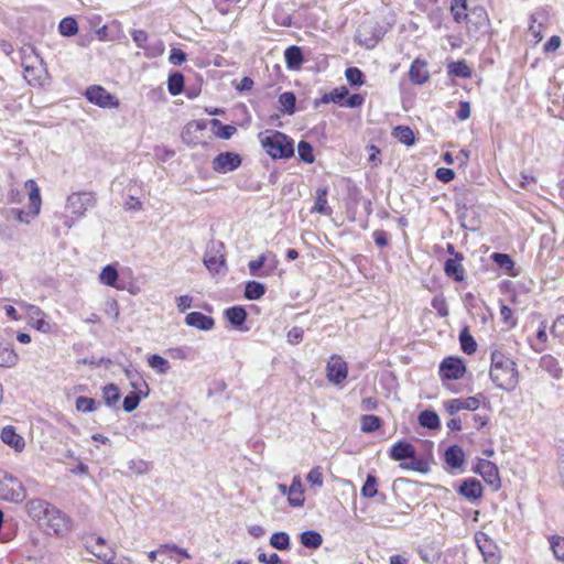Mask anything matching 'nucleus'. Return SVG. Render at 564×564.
<instances>
[{"instance_id": "obj_18", "label": "nucleus", "mask_w": 564, "mask_h": 564, "mask_svg": "<svg viewBox=\"0 0 564 564\" xmlns=\"http://www.w3.org/2000/svg\"><path fill=\"white\" fill-rule=\"evenodd\" d=\"M451 13L453 19L457 23L466 22L468 32L471 31V20L467 14V1L466 0H452L451 2Z\"/></svg>"}, {"instance_id": "obj_62", "label": "nucleus", "mask_w": 564, "mask_h": 564, "mask_svg": "<svg viewBox=\"0 0 564 564\" xmlns=\"http://www.w3.org/2000/svg\"><path fill=\"white\" fill-rule=\"evenodd\" d=\"M129 469L135 474L142 475L149 470V465L147 462L142 459L131 460L129 463Z\"/></svg>"}, {"instance_id": "obj_57", "label": "nucleus", "mask_w": 564, "mask_h": 564, "mask_svg": "<svg viewBox=\"0 0 564 564\" xmlns=\"http://www.w3.org/2000/svg\"><path fill=\"white\" fill-rule=\"evenodd\" d=\"M237 132V128L231 124H223L218 130H214V133L224 140L230 139Z\"/></svg>"}, {"instance_id": "obj_8", "label": "nucleus", "mask_w": 564, "mask_h": 564, "mask_svg": "<svg viewBox=\"0 0 564 564\" xmlns=\"http://www.w3.org/2000/svg\"><path fill=\"white\" fill-rule=\"evenodd\" d=\"M241 165V158L235 152H221L212 162V167L217 173H228Z\"/></svg>"}, {"instance_id": "obj_55", "label": "nucleus", "mask_w": 564, "mask_h": 564, "mask_svg": "<svg viewBox=\"0 0 564 564\" xmlns=\"http://www.w3.org/2000/svg\"><path fill=\"white\" fill-rule=\"evenodd\" d=\"M551 547L556 558L564 561V538L553 536Z\"/></svg>"}, {"instance_id": "obj_7", "label": "nucleus", "mask_w": 564, "mask_h": 564, "mask_svg": "<svg viewBox=\"0 0 564 564\" xmlns=\"http://www.w3.org/2000/svg\"><path fill=\"white\" fill-rule=\"evenodd\" d=\"M85 96L89 102L100 108H117L119 106V100L99 85L89 86L86 89Z\"/></svg>"}, {"instance_id": "obj_59", "label": "nucleus", "mask_w": 564, "mask_h": 564, "mask_svg": "<svg viewBox=\"0 0 564 564\" xmlns=\"http://www.w3.org/2000/svg\"><path fill=\"white\" fill-rule=\"evenodd\" d=\"M170 63L173 65L180 66L186 61V54L181 48H172L170 57Z\"/></svg>"}, {"instance_id": "obj_33", "label": "nucleus", "mask_w": 564, "mask_h": 564, "mask_svg": "<svg viewBox=\"0 0 564 564\" xmlns=\"http://www.w3.org/2000/svg\"><path fill=\"white\" fill-rule=\"evenodd\" d=\"M184 88V76L176 72L169 76L167 89L172 96H177L183 91Z\"/></svg>"}, {"instance_id": "obj_13", "label": "nucleus", "mask_w": 564, "mask_h": 564, "mask_svg": "<svg viewBox=\"0 0 564 564\" xmlns=\"http://www.w3.org/2000/svg\"><path fill=\"white\" fill-rule=\"evenodd\" d=\"M54 508L50 502L42 499H32L26 503L29 516L42 524Z\"/></svg>"}, {"instance_id": "obj_49", "label": "nucleus", "mask_w": 564, "mask_h": 564, "mask_svg": "<svg viewBox=\"0 0 564 564\" xmlns=\"http://www.w3.org/2000/svg\"><path fill=\"white\" fill-rule=\"evenodd\" d=\"M410 459L411 462L409 463H401L400 467L403 469H411L419 473H426L429 470V466L425 460L415 458V456Z\"/></svg>"}, {"instance_id": "obj_53", "label": "nucleus", "mask_w": 564, "mask_h": 564, "mask_svg": "<svg viewBox=\"0 0 564 564\" xmlns=\"http://www.w3.org/2000/svg\"><path fill=\"white\" fill-rule=\"evenodd\" d=\"M124 375L130 380V384L133 389H142V387H144L147 390H149L148 383L141 378V376L137 371L126 369Z\"/></svg>"}, {"instance_id": "obj_5", "label": "nucleus", "mask_w": 564, "mask_h": 564, "mask_svg": "<svg viewBox=\"0 0 564 564\" xmlns=\"http://www.w3.org/2000/svg\"><path fill=\"white\" fill-rule=\"evenodd\" d=\"M41 525L46 529L48 534L57 536H63L72 530L70 519L56 507L52 509Z\"/></svg>"}, {"instance_id": "obj_36", "label": "nucleus", "mask_w": 564, "mask_h": 564, "mask_svg": "<svg viewBox=\"0 0 564 564\" xmlns=\"http://www.w3.org/2000/svg\"><path fill=\"white\" fill-rule=\"evenodd\" d=\"M393 135L405 145H412L414 143V133L406 126H398L393 130Z\"/></svg>"}, {"instance_id": "obj_20", "label": "nucleus", "mask_w": 564, "mask_h": 564, "mask_svg": "<svg viewBox=\"0 0 564 564\" xmlns=\"http://www.w3.org/2000/svg\"><path fill=\"white\" fill-rule=\"evenodd\" d=\"M415 455L414 446L408 442H398L390 449V457L393 460L401 462L413 458Z\"/></svg>"}, {"instance_id": "obj_24", "label": "nucleus", "mask_w": 564, "mask_h": 564, "mask_svg": "<svg viewBox=\"0 0 564 564\" xmlns=\"http://www.w3.org/2000/svg\"><path fill=\"white\" fill-rule=\"evenodd\" d=\"M464 451L457 446L452 445L445 452V462L452 468H459L464 464Z\"/></svg>"}, {"instance_id": "obj_63", "label": "nucleus", "mask_w": 564, "mask_h": 564, "mask_svg": "<svg viewBox=\"0 0 564 564\" xmlns=\"http://www.w3.org/2000/svg\"><path fill=\"white\" fill-rule=\"evenodd\" d=\"M561 37L557 36V35H553L549 39V41L544 44V52L545 53H550V52H555L556 50L560 48L561 46Z\"/></svg>"}, {"instance_id": "obj_60", "label": "nucleus", "mask_w": 564, "mask_h": 564, "mask_svg": "<svg viewBox=\"0 0 564 564\" xmlns=\"http://www.w3.org/2000/svg\"><path fill=\"white\" fill-rule=\"evenodd\" d=\"M432 306L438 312L441 316L445 317L448 315V308L445 299L438 296L434 297L432 300Z\"/></svg>"}, {"instance_id": "obj_23", "label": "nucleus", "mask_w": 564, "mask_h": 564, "mask_svg": "<svg viewBox=\"0 0 564 564\" xmlns=\"http://www.w3.org/2000/svg\"><path fill=\"white\" fill-rule=\"evenodd\" d=\"M315 203L312 207V213H318L325 216H329L332 214V208L327 205V188L318 187L315 192Z\"/></svg>"}, {"instance_id": "obj_27", "label": "nucleus", "mask_w": 564, "mask_h": 564, "mask_svg": "<svg viewBox=\"0 0 564 564\" xmlns=\"http://www.w3.org/2000/svg\"><path fill=\"white\" fill-rule=\"evenodd\" d=\"M301 544L307 549H318L323 543L322 535L314 530H307L300 535Z\"/></svg>"}, {"instance_id": "obj_50", "label": "nucleus", "mask_w": 564, "mask_h": 564, "mask_svg": "<svg viewBox=\"0 0 564 564\" xmlns=\"http://www.w3.org/2000/svg\"><path fill=\"white\" fill-rule=\"evenodd\" d=\"M22 66L24 70V78L28 80V83L31 85L40 84V73L42 72V69L35 68L25 63H22Z\"/></svg>"}, {"instance_id": "obj_52", "label": "nucleus", "mask_w": 564, "mask_h": 564, "mask_svg": "<svg viewBox=\"0 0 564 564\" xmlns=\"http://www.w3.org/2000/svg\"><path fill=\"white\" fill-rule=\"evenodd\" d=\"M76 409L77 411L89 413L96 410V402L93 398L78 397L76 399Z\"/></svg>"}, {"instance_id": "obj_42", "label": "nucleus", "mask_w": 564, "mask_h": 564, "mask_svg": "<svg viewBox=\"0 0 564 564\" xmlns=\"http://www.w3.org/2000/svg\"><path fill=\"white\" fill-rule=\"evenodd\" d=\"M448 73L463 78H468L471 76L470 67L463 61L451 63L448 65Z\"/></svg>"}, {"instance_id": "obj_61", "label": "nucleus", "mask_w": 564, "mask_h": 564, "mask_svg": "<svg viewBox=\"0 0 564 564\" xmlns=\"http://www.w3.org/2000/svg\"><path fill=\"white\" fill-rule=\"evenodd\" d=\"M436 177L444 183H448L455 178V172L452 169L440 167L436 171Z\"/></svg>"}, {"instance_id": "obj_9", "label": "nucleus", "mask_w": 564, "mask_h": 564, "mask_svg": "<svg viewBox=\"0 0 564 564\" xmlns=\"http://www.w3.org/2000/svg\"><path fill=\"white\" fill-rule=\"evenodd\" d=\"M466 367L459 358L447 357L440 365V376L446 380H457L464 376Z\"/></svg>"}, {"instance_id": "obj_47", "label": "nucleus", "mask_w": 564, "mask_h": 564, "mask_svg": "<svg viewBox=\"0 0 564 564\" xmlns=\"http://www.w3.org/2000/svg\"><path fill=\"white\" fill-rule=\"evenodd\" d=\"M345 76L352 86H361L365 83V75L357 67H348L345 72Z\"/></svg>"}, {"instance_id": "obj_48", "label": "nucleus", "mask_w": 564, "mask_h": 564, "mask_svg": "<svg viewBox=\"0 0 564 564\" xmlns=\"http://www.w3.org/2000/svg\"><path fill=\"white\" fill-rule=\"evenodd\" d=\"M204 264L210 272L218 273L225 267V259L223 256H205Z\"/></svg>"}, {"instance_id": "obj_31", "label": "nucleus", "mask_w": 564, "mask_h": 564, "mask_svg": "<svg viewBox=\"0 0 564 564\" xmlns=\"http://www.w3.org/2000/svg\"><path fill=\"white\" fill-rule=\"evenodd\" d=\"M419 423L423 427L436 430L440 427V417L436 412L425 410L419 414Z\"/></svg>"}, {"instance_id": "obj_11", "label": "nucleus", "mask_w": 564, "mask_h": 564, "mask_svg": "<svg viewBox=\"0 0 564 564\" xmlns=\"http://www.w3.org/2000/svg\"><path fill=\"white\" fill-rule=\"evenodd\" d=\"M348 375L347 362L339 356L334 355L327 362V379L334 384H340Z\"/></svg>"}, {"instance_id": "obj_51", "label": "nucleus", "mask_w": 564, "mask_h": 564, "mask_svg": "<svg viewBox=\"0 0 564 564\" xmlns=\"http://www.w3.org/2000/svg\"><path fill=\"white\" fill-rule=\"evenodd\" d=\"M491 259L495 263H497L501 269H505L506 271H510L514 265L510 256L507 253L495 252L491 254Z\"/></svg>"}, {"instance_id": "obj_3", "label": "nucleus", "mask_w": 564, "mask_h": 564, "mask_svg": "<svg viewBox=\"0 0 564 564\" xmlns=\"http://www.w3.org/2000/svg\"><path fill=\"white\" fill-rule=\"evenodd\" d=\"M25 187L30 191L29 199H30V212H24L19 208H11L9 210V217L14 218L17 221L29 225L31 220L40 214L41 210V195L40 188L36 185L35 181L28 180L25 182Z\"/></svg>"}, {"instance_id": "obj_46", "label": "nucleus", "mask_w": 564, "mask_h": 564, "mask_svg": "<svg viewBox=\"0 0 564 564\" xmlns=\"http://www.w3.org/2000/svg\"><path fill=\"white\" fill-rule=\"evenodd\" d=\"M378 479L376 476L368 474L367 479L361 488V496L365 498H372L378 494L377 490Z\"/></svg>"}, {"instance_id": "obj_45", "label": "nucleus", "mask_w": 564, "mask_h": 564, "mask_svg": "<svg viewBox=\"0 0 564 564\" xmlns=\"http://www.w3.org/2000/svg\"><path fill=\"white\" fill-rule=\"evenodd\" d=\"M297 152H299V155H300V159L305 162V163H313L315 158H314V154H313V147L310 142L307 141H300L299 144H297Z\"/></svg>"}, {"instance_id": "obj_21", "label": "nucleus", "mask_w": 564, "mask_h": 564, "mask_svg": "<svg viewBox=\"0 0 564 564\" xmlns=\"http://www.w3.org/2000/svg\"><path fill=\"white\" fill-rule=\"evenodd\" d=\"M1 440L4 444L13 447L18 452L22 451L25 446L24 438L17 434L12 426H6L2 429Z\"/></svg>"}, {"instance_id": "obj_29", "label": "nucleus", "mask_w": 564, "mask_h": 564, "mask_svg": "<svg viewBox=\"0 0 564 564\" xmlns=\"http://www.w3.org/2000/svg\"><path fill=\"white\" fill-rule=\"evenodd\" d=\"M18 361V355L8 344L0 343V367H12Z\"/></svg>"}, {"instance_id": "obj_43", "label": "nucleus", "mask_w": 564, "mask_h": 564, "mask_svg": "<svg viewBox=\"0 0 564 564\" xmlns=\"http://www.w3.org/2000/svg\"><path fill=\"white\" fill-rule=\"evenodd\" d=\"M58 30L64 36H72L78 32V24L74 18H64L58 25Z\"/></svg>"}, {"instance_id": "obj_10", "label": "nucleus", "mask_w": 564, "mask_h": 564, "mask_svg": "<svg viewBox=\"0 0 564 564\" xmlns=\"http://www.w3.org/2000/svg\"><path fill=\"white\" fill-rule=\"evenodd\" d=\"M18 304L20 305L21 308L25 310L29 321L33 325V327L43 333H47L51 330V325L45 319L46 315L39 306L29 304L23 301L18 302Z\"/></svg>"}, {"instance_id": "obj_40", "label": "nucleus", "mask_w": 564, "mask_h": 564, "mask_svg": "<svg viewBox=\"0 0 564 564\" xmlns=\"http://www.w3.org/2000/svg\"><path fill=\"white\" fill-rule=\"evenodd\" d=\"M279 102L282 107V111L288 115H293L295 110L296 98L292 91H285L280 95Z\"/></svg>"}, {"instance_id": "obj_14", "label": "nucleus", "mask_w": 564, "mask_h": 564, "mask_svg": "<svg viewBox=\"0 0 564 564\" xmlns=\"http://www.w3.org/2000/svg\"><path fill=\"white\" fill-rule=\"evenodd\" d=\"M481 397H482L481 394H478L475 397H468L466 399H452L446 402L445 406H446L447 412L451 415L455 414L456 412H458L460 410L475 411L480 405Z\"/></svg>"}, {"instance_id": "obj_41", "label": "nucleus", "mask_w": 564, "mask_h": 564, "mask_svg": "<svg viewBox=\"0 0 564 564\" xmlns=\"http://www.w3.org/2000/svg\"><path fill=\"white\" fill-rule=\"evenodd\" d=\"M99 279L101 283L108 286H115L117 280H118V271L115 265L108 264L106 265L100 275Z\"/></svg>"}, {"instance_id": "obj_4", "label": "nucleus", "mask_w": 564, "mask_h": 564, "mask_svg": "<svg viewBox=\"0 0 564 564\" xmlns=\"http://www.w3.org/2000/svg\"><path fill=\"white\" fill-rule=\"evenodd\" d=\"M0 497L10 502H21L25 499L26 491L18 478L1 471Z\"/></svg>"}, {"instance_id": "obj_1", "label": "nucleus", "mask_w": 564, "mask_h": 564, "mask_svg": "<svg viewBox=\"0 0 564 564\" xmlns=\"http://www.w3.org/2000/svg\"><path fill=\"white\" fill-rule=\"evenodd\" d=\"M489 376L494 384L505 391H513L519 382L517 364L500 350L491 352Z\"/></svg>"}, {"instance_id": "obj_54", "label": "nucleus", "mask_w": 564, "mask_h": 564, "mask_svg": "<svg viewBox=\"0 0 564 564\" xmlns=\"http://www.w3.org/2000/svg\"><path fill=\"white\" fill-rule=\"evenodd\" d=\"M306 479L312 486L321 488L324 485L322 468L318 466L312 468L307 474Z\"/></svg>"}, {"instance_id": "obj_37", "label": "nucleus", "mask_w": 564, "mask_h": 564, "mask_svg": "<svg viewBox=\"0 0 564 564\" xmlns=\"http://www.w3.org/2000/svg\"><path fill=\"white\" fill-rule=\"evenodd\" d=\"M268 260V253L260 254L256 260L248 263L250 274L253 276H267L269 272L261 271Z\"/></svg>"}, {"instance_id": "obj_58", "label": "nucleus", "mask_w": 564, "mask_h": 564, "mask_svg": "<svg viewBox=\"0 0 564 564\" xmlns=\"http://www.w3.org/2000/svg\"><path fill=\"white\" fill-rule=\"evenodd\" d=\"M551 332L555 337L564 339V315L555 318Z\"/></svg>"}, {"instance_id": "obj_44", "label": "nucleus", "mask_w": 564, "mask_h": 564, "mask_svg": "<svg viewBox=\"0 0 564 564\" xmlns=\"http://www.w3.org/2000/svg\"><path fill=\"white\" fill-rule=\"evenodd\" d=\"M459 341H460V347H462V350L467 354V355H471L473 352L476 351L477 349V344L475 341V339L473 338V336L470 334H468L467 329H464L460 335H459Z\"/></svg>"}, {"instance_id": "obj_17", "label": "nucleus", "mask_w": 564, "mask_h": 564, "mask_svg": "<svg viewBox=\"0 0 564 564\" xmlns=\"http://www.w3.org/2000/svg\"><path fill=\"white\" fill-rule=\"evenodd\" d=\"M185 323L188 326L198 328L200 330H210L215 322L210 316H207L200 312H191L185 317Z\"/></svg>"}, {"instance_id": "obj_19", "label": "nucleus", "mask_w": 564, "mask_h": 564, "mask_svg": "<svg viewBox=\"0 0 564 564\" xmlns=\"http://www.w3.org/2000/svg\"><path fill=\"white\" fill-rule=\"evenodd\" d=\"M409 77L413 84H424L430 77V74L426 69V62L421 59L413 61L410 67Z\"/></svg>"}, {"instance_id": "obj_30", "label": "nucleus", "mask_w": 564, "mask_h": 564, "mask_svg": "<svg viewBox=\"0 0 564 564\" xmlns=\"http://www.w3.org/2000/svg\"><path fill=\"white\" fill-rule=\"evenodd\" d=\"M348 95H349L348 89L345 86H341L339 88H335L333 91H330L328 94H324L322 97V102H324V104L334 102V104L345 105L344 101H346V98L348 97Z\"/></svg>"}, {"instance_id": "obj_15", "label": "nucleus", "mask_w": 564, "mask_h": 564, "mask_svg": "<svg viewBox=\"0 0 564 564\" xmlns=\"http://www.w3.org/2000/svg\"><path fill=\"white\" fill-rule=\"evenodd\" d=\"M463 260L464 256L462 253H455V258L447 259L444 263L446 275L457 282H462L465 278V270L462 265Z\"/></svg>"}, {"instance_id": "obj_2", "label": "nucleus", "mask_w": 564, "mask_h": 564, "mask_svg": "<svg viewBox=\"0 0 564 564\" xmlns=\"http://www.w3.org/2000/svg\"><path fill=\"white\" fill-rule=\"evenodd\" d=\"M259 141L264 151L274 160L290 159L294 155L293 140L278 130L260 132Z\"/></svg>"}, {"instance_id": "obj_34", "label": "nucleus", "mask_w": 564, "mask_h": 564, "mask_svg": "<svg viewBox=\"0 0 564 564\" xmlns=\"http://www.w3.org/2000/svg\"><path fill=\"white\" fill-rule=\"evenodd\" d=\"M381 426V419L376 415L367 414L360 417V429L364 433H372Z\"/></svg>"}, {"instance_id": "obj_25", "label": "nucleus", "mask_w": 564, "mask_h": 564, "mask_svg": "<svg viewBox=\"0 0 564 564\" xmlns=\"http://www.w3.org/2000/svg\"><path fill=\"white\" fill-rule=\"evenodd\" d=\"M284 57L286 66L290 69L299 68L304 61L301 47L295 45H292L285 50Z\"/></svg>"}, {"instance_id": "obj_38", "label": "nucleus", "mask_w": 564, "mask_h": 564, "mask_svg": "<svg viewBox=\"0 0 564 564\" xmlns=\"http://www.w3.org/2000/svg\"><path fill=\"white\" fill-rule=\"evenodd\" d=\"M148 364L160 375L166 373L171 368L169 360L156 354L149 357Z\"/></svg>"}, {"instance_id": "obj_26", "label": "nucleus", "mask_w": 564, "mask_h": 564, "mask_svg": "<svg viewBox=\"0 0 564 564\" xmlns=\"http://www.w3.org/2000/svg\"><path fill=\"white\" fill-rule=\"evenodd\" d=\"M149 393V390L145 389L143 391L142 389H133L126 398L123 399V410L128 413L134 411L141 399L145 398Z\"/></svg>"}, {"instance_id": "obj_22", "label": "nucleus", "mask_w": 564, "mask_h": 564, "mask_svg": "<svg viewBox=\"0 0 564 564\" xmlns=\"http://www.w3.org/2000/svg\"><path fill=\"white\" fill-rule=\"evenodd\" d=\"M459 494L467 499H479L482 496V486L477 479H467L459 487Z\"/></svg>"}, {"instance_id": "obj_35", "label": "nucleus", "mask_w": 564, "mask_h": 564, "mask_svg": "<svg viewBox=\"0 0 564 564\" xmlns=\"http://www.w3.org/2000/svg\"><path fill=\"white\" fill-rule=\"evenodd\" d=\"M270 545L279 551L290 549V536L286 532H274L270 538Z\"/></svg>"}, {"instance_id": "obj_64", "label": "nucleus", "mask_w": 564, "mask_h": 564, "mask_svg": "<svg viewBox=\"0 0 564 564\" xmlns=\"http://www.w3.org/2000/svg\"><path fill=\"white\" fill-rule=\"evenodd\" d=\"M258 561L263 564H281L282 563L280 556L276 553H272L269 556H267L265 553H260L258 555Z\"/></svg>"}, {"instance_id": "obj_6", "label": "nucleus", "mask_w": 564, "mask_h": 564, "mask_svg": "<svg viewBox=\"0 0 564 564\" xmlns=\"http://www.w3.org/2000/svg\"><path fill=\"white\" fill-rule=\"evenodd\" d=\"M96 204V197L90 192L73 193L67 198L66 207L75 216L80 217L93 208Z\"/></svg>"}, {"instance_id": "obj_32", "label": "nucleus", "mask_w": 564, "mask_h": 564, "mask_svg": "<svg viewBox=\"0 0 564 564\" xmlns=\"http://www.w3.org/2000/svg\"><path fill=\"white\" fill-rule=\"evenodd\" d=\"M265 293V286L257 281H249L246 283L245 296L248 300H259Z\"/></svg>"}, {"instance_id": "obj_16", "label": "nucleus", "mask_w": 564, "mask_h": 564, "mask_svg": "<svg viewBox=\"0 0 564 564\" xmlns=\"http://www.w3.org/2000/svg\"><path fill=\"white\" fill-rule=\"evenodd\" d=\"M304 489L302 485L301 477L299 475L294 476L292 479V484L288 489V502L291 507L300 508L304 505Z\"/></svg>"}, {"instance_id": "obj_39", "label": "nucleus", "mask_w": 564, "mask_h": 564, "mask_svg": "<svg viewBox=\"0 0 564 564\" xmlns=\"http://www.w3.org/2000/svg\"><path fill=\"white\" fill-rule=\"evenodd\" d=\"M102 398L105 403L109 406H113L120 399V392L117 386L113 383L107 384L102 389Z\"/></svg>"}, {"instance_id": "obj_28", "label": "nucleus", "mask_w": 564, "mask_h": 564, "mask_svg": "<svg viewBox=\"0 0 564 564\" xmlns=\"http://www.w3.org/2000/svg\"><path fill=\"white\" fill-rule=\"evenodd\" d=\"M227 319L236 327H240L247 319V312L242 306H232L226 310Z\"/></svg>"}, {"instance_id": "obj_12", "label": "nucleus", "mask_w": 564, "mask_h": 564, "mask_svg": "<svg viewBox=\"0 0 564 564\" xmlns=\"http://www.w3.org/2000/svg\"><path fill=\"white\" fill-rule=\"evenodd\" d=\"M475 471L478 473L495 490L500 488L501 484L498 467L492 462L479 459L475 467Z\"/></svg>"}, {"instance_id": "obj_56", "label": "nucleus", "mask_w": 564, "mask_h": 564, "mask_svg": "<svg viewBox=\"0 0 564 564\" xmlns=\"http://www.w3.org/2000/svg\"><path fill=\"white\" fill-rule=\"evenodd\" d=\"M131 36L138 47L148 50L147 42H148L149 36L144 30H133L131 32Z\"/></svg>"}]
</instances>
